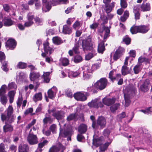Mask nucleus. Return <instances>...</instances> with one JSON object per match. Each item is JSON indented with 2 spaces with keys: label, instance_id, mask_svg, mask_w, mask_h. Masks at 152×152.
Segmentation results:
<instances>
[{
  "label": "nucleus",
  "instance_id": "62",
  "mask_svg": "<svg viewBox=\"0 0 152 152\" xmlns=\"http://www.w3.org/2000/svg\"><path fill=\"white\" fill-rule=\"evenodd\" d=\"M100 63H98L92 65V68L94 70L96 69L99 68L100 66Z\"/></svg>",
  "mask_w": 152,
  "mask_h": 152
},
{
  "label": "nucleus",
  "instance_id": "53",
  "mask_svg": "<svg viewBox=\"0 0 152 152\" xmlns=\"http://www.w3.org/2000/svg\"><path fill=\"white\" fill-rule=\"evenodd\" d=\"M17 66L20 69H24L26 67V64L25 63L20 62L18 63Z\"/></svg>",
  "mask_w": 152,
  "mask_h": 152
},
{
  "label": "nucleus",
  "instance_id": "48",
  "mask_svg": "<svg viewBox=\"0 0 152 152\" xmlns=\"http://www.w3.org/2000/svg\"><path fill=\"white\" fill-rule=\"evenodd\" d=\"M69 132L66 131L63 132V130H60L59 133V136L62 137H66L69 134Z\"/></svg>",
  "mask_w": 152,
  "mask_h": 152
},
{
  "label": "nucleus",
  "instance_id": "28",
  "mask_svg": "<svg viewBox=\"0 0 152 152\" xmlns=\"http://www.w3.org/2000/svg\"><path fill=\"white\" fill-rule=\"evenodd\" d=\"M36 122V120L35 119H33L31 123H29L26 126V130H28L30 129L32 126V128L31 129L34 131H35L37 129V128L35 126H33L35 124Z\"/></svg>",
  "mask_w": 152,
  "mask_h": 152
},
{
  "label": "nucleus",
  "instance_id": "61",
  "mask_svg": "<svg viewBox=\"0 0 152 152\" xmlns=\"http://www.w3.org/2000/svg\"><path fill=\"white\" fill-rule=\"evenodd\" d=\"M3 7L4 11L6 12H8L10 10V7L7 4H4L3 5Z\"/></svg>",
  "mask_w": 152,
  "mask_h": 152
},
{
  "label": "nucleus",
  "instance_id": "9",
  "mask_svg": "<svg viewBox=\"0 0 152 152\" xmlns=\"http://www.w3.org/2000/svg\"><path fill=\"white\" fill-rule=\"evenodd\" d=\"M44 47V53L42 54V56L43 57H45L47 55H50L51 54L53 51V49L50 47L49 45L48 42H46L43 44Z\"/></svg>",
  "mask_w": 152,
  "mask_h": 152
},
{
  "label": "nucleus",
  "instance_id": "49",
  "mask_svg": "<svg viewBox=\"0 0 152 152\" xmlns=\"http://www.w3.org/2000/svg\"><path fill=\"white\" fill-rule=\"evenodd\" d=\"M1 103L4 104H5L7 103V99L5 95L1 96Z\"/></svg>",
  "mask_w": 152,
  "mask_h": 152
},
{
  "label": "nucleus",
  "instance_id": "47",
  "mask_svg": "<svg viewBox=\"0 0 152 152\" xmlns=\"http://www.w3.org/2000/svg\"><path fill=\"white\" fill-rule=\"evenodd\" d=\"M120 5L122 8H126L127 6L126 0H120Z\"/></svg>",
  "mask_w": 152,
  "mask_h": 152
},
{
  "label": "nucleus",
  "instance_id": "4",
  "mask_svg": "<svg viewBox=\"0 0 152 152\" xmlns=\"http://www.w3.org/2000/svg\"><path fill=\"white\" fill-rule=\"evenodd\" d=\"M129 91L127 93L124 92V99L125 100V106L128 107L130 104V93H133L135 90V88L133 86H131L129 87L127 89V91Z\"/></svg>",
  "mask_w": 152,
  "mask_h": 152
},
{
  "label": "nucleus",
  "instance_id": "26",
  "mask_svg": "<svg viewBox=\"0 0 152 152\" xmlns=\"http://www.w3.org/2000/svg\"><path fill=\"white\" fill-rule=\"evenodd\" d=\"M140 8L141 10L143 12L149 11L151 8L150 4L149 3L142 4L141 5Z\"/></svg>",
  "mask_w": 152,
  "mask_h": 152
},
{
  "label": "nucleus",
  "instance_id": "18",
  "mask_svg": "<svg viewBox=\"0 0 152 152\" xmlns=\"http://www.w3.org/2000/svg\"><path fill=\"white\" fill-rule=\"evenodd\" d=\"M115 72L114 70H113L110 71L109 74V77L112 81L115 80H118L121 77V75L119 74H117L115 77H113V75Z\"/></svg>",
  "mask_w": 152,
  "mask_h": 152
},
{
  "label": "nucleus",
  "instance_id": "22",
  "mask_svg": "<svg viewBox=\"0 0 152 152\" xmlns=\"http://www.w3.org/2000/svg\"><path fill=\"white\" fill-rule=\"evenodd\" d=\"M115 6V2H112L110 4H105L104 10L108 14L112 10Z\"/></svg>",
  "mask_w": 152,
  "mask_h": 152
},
{
  "label": "nucleus",
  "instance_id": "6",
  "mask_svg": "<svg viewBox=\"0 0 152 152\" xmlns=\"http://www.w3.org/2000/svg\"><path fill=\"white\" fill-rule=\"evenodd\" d=\"M32 131V129H31L27 137V140L30 145H33L37 143L38 140L37 135L34 134Z\"/></svg>",
  "mask_w": 152,
  "mask_h": 152
},
{
  "label": "nucleus",
  "instance_id": "45",
  "mask_svg": "<svg viewBox=\"0 0 152 152\" xmlns=\"http://www.w3.org/2000/svg\"><path fill=\"white\" fill-rule=\"evenodd\" d=\"M140 66L138 64H137L134 67L133 70L135 74H138L140 71L141 69L140 67Z\"/></svg>",
  "mask_w": 152,
  "mask_h": 152
},
{
  "label": "nucleus",
  "instance_id": "24",
  "mask_svg": "<svg viewBox=\"0 0 152 152\" xmlns=\"http://www.w3.org/2000/svg\"><path fill=\"white\" fill-rule=\"evenodd\" d=\"M91 52L89 53L85 56V59L86 60H90L96 55V52L94 49L91 50Z\"/></svg>",
  "mask_w": 152,
  "mask_h": 152
},
{
  "label": "nucleus",
  "instance_id": "44",
  "mask_svg": "<svg viewBox=\"0 0 152 152\" xmlns=\"http://www.w3.org/2000/svg\"><path fill=\"white\" fill-rule=\"evenodd\" d=\"M83 60L82 57L79 55L75 56L74 58V62L76 63L81 62Z\"/></svg>",
  "mask_w": 152,
  "mask_h": 152
},
{
  "label": "nucleus",
  "instance_id": "16",
  "mask_svg": "<svg viewBox=\"0 0 152 152\" xmlns=\"http://www.w3.org/2000/svg\"><path fill=\"white\" fill-rule=\"evenodd\" d=\"M124 49L119 47L115 51L113 56V59L116 60L122 55V53L124 52Z\"/></svg>",
  "mask_w": 152,
  "mask_h": 152
},
{
  "label": "nucleus",
  "instance_id": "43",
  "mask_svg": "<svg viewBox=\"0 0 152 152\" xmlns=\"http://www.w3.org/2000/svg\"><path fill=\"white\" fill-rule=\"evenodd\" d=\"M17 88V85L14 82L10 83L8 86V88L9 89H16Z\"/></svg>",
  "mask_w": 152,
  "mask_h": 152
},
{
  "label": "nucleus",
  "instance_id": "25",
  "mask_svg": "<svg viewBox=\"0 0 152 152\" xmlns=\"http://www.w3.org/2000/svg\"><path fill=\"white\" fill-rule=\"evenodd\" d=\"M131 68L129 69L127 66L124 65L122 66L121 69V73L123 75H125L126 74L130 73L131 72Z\"/></svg>",
  "mask_w": 152,
  "mask_h": 152
},
{
  "label": "nucleus",
  "instance_id": "20",
  "mask_svg": "<svg viewBox=\"0 0 152 152\" xmlns=\"http://www.w3.org/2000/svg\"><path fill=\"white\" fill-rule=\"evenodd\" d=\"M139 33L144 34L147 33L149 30V26H148L140 25L138 26Z\"/></svg>",
  "mask_w": 152,
  "mask_h": 152
},
{
  "label": "nucleus",
  "instance_id": "38",
  "mask_svg": "<svg viewBox=\"0 0 152 152\" xmlns=\"http://www.w3.org/2000/svg\"><path fill=\"white\" fill-rule=\"evenodd\" d=\"M134 14L135 19L136 20L139 19L140 17V13L139 9H137L136 7L134 8Z\"/></svg>",
  "mask_w": 152,
  "mask_h": 152
},
{
  "label": "nucleus",
  "instance_id": "17",
  "mask_svg": "<svg viewBox=\"0 0 152 152\" xmlns=\"http://www.w3.org/2000/svg\"><path fill=\"white\" fill-rule=\"evenodd\" d=\"M40 76L39 73L32 72L30 73L29 78L31 81H36L39 80Z\"/></svg>",
  "mask_w": 152,
  "mask_h": 152
},
{
  "label": "nucleus",
  "instance_id": "3",
  "mask_svg": "<svg viewBox=\"0 0 152 152\" xmlns=\"http://www.w3.org/2000/svg\"><path fill=\"white\" fill-rule=\"evenodd\" d=\"M82 47L84 51L91 50L94 49L93 43L90 36L82 41Z\"/></svg>",
  "mask_w": 152,
  "mask_h": 152
},
{
  "label": "nucleus",
  "instance_id": "37",
  "mask_svg": "<svg viewBox=\"0 0 152 152\" xmlns=\"http://www.w3.org/2000/svg\"><path fill=\"white\" fill-rule=\"evenodd\" d=\"M53 43L56 45H59L62 42V41L61 38L57 37H53Z\"/></svg>",
  "mask_w": 152,
  "mask_h": 152
},
{
  "label": "nucleus",
  "instance_id": "60",
  "mask_svg": "<svg viewBox=\"0 0 152 152\" xmlns=\"http://www.w3.org/2000/svg\"><path fill=\"white\" fill-rule=\"evenodd\" d=\"M5 58V56L4 53L2 52H0V61L2 62L4 61Z\"/></svg>",
  "mask_w": 152,
  "mask_h": 152
},
{
  "label": "nucleus",
  "instance_id": "34",
  "mask_svg": "<svg viewBox=\"0 0 152 152\" xmlns=\"http://www.w3.org/2000/svg\"><path fill=\"white\" fill-rule=\"evenodd\" d=\"M72 32L71 28L67 26L64 25L63 28V32L64 34H70Z\"/></svg>",
  "mask_w": 152,
  "mask_h": 152
},
{
  "label": "nucleus",
  "instance_id": "29",
  "mask_svg": "<svg viewBox=\"0 0 152 152\" xmlns=\"http://www.w3.org/2000/svg\"><path fill=\"white\" fill-rule=\"evenodd\" d=\"M54 89H56V88L55 87L49 89L48 92V97L52 99H53L56 93V92L53 91V90Z\"/></svg>",
  "mask_w": 152,
  "mask_h": 152
},
{
  "label": "nucleus",
  "instance_id": "12",
  "mask_svg": "<svg viewBox=\"0 0 152 152\" xmlns=\"http://www.w3.org/2000/svg\"><path fill=\"white\" fill-rule=\"evenodd\" d=\"M75 98L77 101H83L86 100L87 98L84 94L82 92H78L74 95Z\"/></svg>",
  "mask_w": 152,
  "mask_h": 152
},
{
  "label": "nucleus",
  "instance_id": "42",
  "mask_svg": "<svg viewBox=\"0 0 152 152\" xmlns=\"http://www.w3.org/2000/svg\"><path fill=\"white\" fill-rule=\"evenodd\" d=\"M7 87V86L5 85L2 86L0 89V96L5 95L4 94L6 93V89Z\"/></svg>",
  "mask_w": 152,
  "mask_h": 152
},
{
  "label": "nucleus",
  "instance_id": "41",
  "mask_svg": "<svg viewBox=\"0 0 152 152\" xmlns=\"http://www.w3.org/2000/svg\"><path fill=\"white\" fill-rule=\"evenodd\" d=\"M120 104L118 103H116L110 107L111 111L112 112H115L119 107Z\"/></svg>",
  "mask_w": 152,
  "mask_h": 152
},
{
  "label": "nucleus",
  "instance_id": "14",
  "mask_svg": "<svg viewBox=\"0 0 152 152\" xmlns=\"http://www.w3.org/2000/svg\"><path fill=\"white\" fill-rule=\"evenodd\" d=\"M42 4L43 5L42 8L43 11L46 12L50 10L51 8L50 4L47 0H42Z\"/></svg>",
  "mask_w": 152,
  "mask_h": 152
},
{
  "label": "nucleus",
  "instance_id": "52",
  "mask_svg": "<svg viewBox=\"0 0 152 152\" xmlns=\"http://www.w3.org/2000/svg\"><path fill=\"white\" fill-rule=\"evenodd\" d=\"M65 93L67 97L70 98H72V97L73 94L72 92L69 89H67L66 90Z\"/></svg>",
  "mask_w": 152,
  "mask_h": 152
},
{
  "label": "nucleus",
  "instance_id": "23",
  "mask_svg": "<svg viewBox=\"0 0 152 152\" xmlns=\"http://www.w3.org/2000/svg\"><path fill=\"white\" fill-rule=\"evenodd\" d=\"M79 46L77 45H75L73 48L72 50H69L68 53L70 56H72L73 55V52L75 54H78L79 52Z\"/></svg>",
  "mask_w": 152,
  "mask_h": 152
},
{
  "label": "nucleus",
  "instance_id": "50",
  "mask_svg": "<svg viewBox=\"0 0 152 152\" xmlns=\"http://www.w3.org/2000/svg\"><path fill=\"white\" fill-rule=\"evenodd\" d=\"M76 114H72L67 117V119L68 121H70L75 119Z\"/></svg>",
  "mask_w": 152,
  "mask_h": 152
},
{
  "label": "nucleus",
  "instance_id": "31",
  "mask_svg": "<svg viewBox=\"0 0 152 152\" xmlns=\"http://www.w3.org/2000/svg\"><path fill=\"white\" fill-rule=\"evenodd\" d=\"M87 128L86 125L81 124L78 127V131L81 133H84L87 131Z\"/></svg>",
  "mask_w": 152,
  "mask_h": 152
},
{
  "label": "nucleus",
  "instance_id": "57",
  "mask_svg": "<svg viewBox=\"0 0 152 152\" xmlns=\"http://www.w3.org/2000/svg\"><path fill=\"white\" fill-rule=\"evenodd\" d=\"M86 71L88 73H92L94 70L92 68V65L91 66H86Z\"/></svg>",
  "mask_w": 152,
  "mask_h": 152
},
{
  "label": "nucleus",
  "instance_id": "59",
  "mask_svg": "<svg viewBox=\"0 0 152 152\" xmlns=\"http://www.w3.org/2000/svg\"><path fill=\"white\" fill-rule=\"evenodd\" d=\"M80 74V73L79 71H77L75 72H71L70 73V75H72V77H76L78 76Z\"/></svg>",
  "mask_w": 152,
  "mask_h": 152
},
{
  "label": "nucleus",
  "instance_id": "51",
  "mask_svg": "<svg viewBox=\"0 0 152 152\" xmlns=\"http://www.w3.org/2000/svg\"><path fill=\"white\" fill-rule=\"evenodd\" d=\"M48 142V140H44L38 144V146L39 148H42L45 145H47Z\"/></svg>",
  "mask_w": 152,
  "mask_h": 152
},
{
  "label": "nucleus",
  "instance_id": "27",
  "mask_svg": "<svg viewBox=\"0 0 152 152\" xmlns=\"http://www.w3.org/2000/svg\"><path fill=\"white\" fill-rule=\"evenodd\" d=\"M53 121V119L51 118L50 116L46 114L45 117L43 119V122L44 124H46L48 123L51 124L52 123Z\"/></svg>",
  "mask_w": 152,
  "mask_h": 152
},
{
  "label": "nucleus",
  "instance_id": "55",
  "mask_svg": "<svg viewBox=\"0 0 152 152\" xmlns=\"http://www.w3.org/2000/svg\"><path fill=\"white\" fill-rule=\"evenodd\" d=\"M50 129L53 133H55L57 130V127L56 125L54 124H52L50 126Z\"/></svg>",
  "mask_w": 152,
  "mask_h": 152
},
{
  "label": "nucleus",
  "instance_id": "15",
  "mask_svg": "<svg viewBox=\"0 0 152 152\" xmlns=\"http://www.w3.org/2000/svg\"><path fill=\"white\" fill-rule=\"evenodd\" d=\"M115 100L116 99L114 98H104L103 99L102 102L105 105L110 106L114 104Z\"/></svg>",
  "mask_w": 152,
  "mask_h": 152
},
{
  "label": "nucleus",
  "instance_id": "21",
  "mask_svg": "<svg viewBox=\"0 0 152 152\" xmlns=\"http://www.w3.org/2000/svg\"><path fill=\"white\" fill-rule=\"evenodd\" d=\"M29 148L27 145L21 144L19 146L18 151L19 152H28Z\"/></svg>",
  "mask_w": 152,
  "mask_h": 152
},
{
  "label": "nucleus",
  "instance_id": "40",
  "mask_svg": "<svg viewBox=\"0 0 152 152\" xmlns=\"http://www.w3.org/2000/svg\"><path fill=\"white\" fill-rule=\"evenodd\" d=\"M61 63L63 66H66L69 64V61L66 58H62L60 60Z\"/></svg>",
  "mask_w": 152,
  "mask_h": 152
},
{
  "label": "nucleus",
  "instance_id": "39",
  "mask_svg": "<svg viewBox=\"0 0 152 152\" xmlns=\"http://www.w3.org/2000/svg\"><path fill=\"white\" fill-rule=\"evenodd\" d=\"M13 22L11 20L6 19L4 20V25L5 26H10L13 24Z\"/></svg>",
  "mask_w": 152,
  "mask_h": 152
},
{
  "label": "nucleus",
  "instance_id": "64",
  "mask_svg": "<svg viewBox=\"0 0 152 152\" xmlns=\"http://www.w3.org/2000/svg\"><path fill=\"white\" fill-rule=\"evenodd\" d=\"M101 20L103 21V24H105L107 22L108 19L106 16H104L101 17Z\"/></svg>",
  "mask_w": 152,
  "mask_h": 152
},
{
  "label": "nucleus",
  "instance_id": "58",
  "mask_svg": "<svg viewBox=\"0 0 152 152\" xmlns=\"http://www.w3.org/2000/svg\"><path fill=\"white\" fill-rule=\"evenodd\" d=\"M0 152H7L5 149V145L3 143L0 144Z\"/></svg>",
  "mask_w": 152,
  "mask_h": 152
},
{
  "label": "nucleus",
  "instance_id": "5",
  "mask_svg": "<svg viewBox=\"0 0 152 152\" xmlns=\"http://www.w3.org/2000/svg\"><path fill=\"white\" fill-rule=\"evenodd\" d=\"M106 120L102 116L99 117L97 120V124L94 122H93L92 127L94 129L98 128V125L100 126V128L103 129L105 126L106 124Z\"/></svg>",
  "mask_w": 152,
  "mask_h": 152
},
{
  "label": "nucleus",
  "instance_id": "46",
  "mask_svg": "<svg viewBox=\"0 0 152 152\" xmlns=\"http://www.w3.org/2000/svg\"><path fill=\"white\" fill-rule=\"evenodd\" d=\"M60 148L56 146H53L51 148L49 152H59Z\"/></svg>",
  "mask_w": 152,
  "mask_h": 152
},
{
  "label": "nucleus",
  "instance_id": "54",
  "mask_svg": "<svg viewBox=\"0 0 152 152\" xmlns=\"http://www.w3.org/2000/svg\"><path fill=\"white\" fill-rule=\"evenodd\" d=\"M91 76V75L87 73V71L83 72V77L84 80H87L89 79Z\"/></svg>",
  "mask_w": 152,
  "mask_h": 152
},
{
  "label": "nucleus",
  "instance_id": "19",
  "mask_svg": "<svg viewBox=\"0 0 152 152\" xmlns=\"http://www.w3.org/2000/svg\"><path fill=\"white\" fill-rule=\"evenodd\" d=\"M7 45L11 50L15 48L16 45L15 40L12 39H10L8 40L6 43Z\"/></svg>",
  "mask_w": 152,
  "mask_h": 152
},
{
  "label": "nucleus",
  "instance_id": "8",
  "mask_svg": "<svg viewBox=\"0 0 152 152\" xmlns=\"http://www.w3.org/2000/svg\"><path fill=\"white\" fill-rule=\"evenodd\" d=\"M55 108L52 109L51 110H48L49 114L53 113L52 115L56 119L59 120L62 119L64 117V113L62 111H55Z\"/></svg>",
  "mask_w": 152,
  "mask_h": 152
},
{
  "label": "nucleus",
  "instance_id": "7",
  "mask_svg": "<svg viewBox=\"0 0 152 152\" xmlns=\"http://www.w3.org/2000/svg\"><path fill=\"white\" fill-rule=\"evenodd\" d=\"M107 80L106 78H101L94 83V86L97 88L102 90L105 88L107 85Z\"/></svg>",
  "mask_w": 152,
  "mask_h": 152
},
{
  "label": "nucleus",
  "instance_id": "35",
  "mask_svg": "<svg viewBox=\"0 0 152 152\" xmlns=\"http://www.w3.org/2000/svg\"><path fill=\"white\" fill-rule=\"evenodd\" d=\"M110 144V143L107 142L102 145L100 146L99 147V152H104L107 149L108 146Z\"/></svg>",
  "mask_w": 152,
  "mask_h": 152
},
{
  "label": "nucleus",
  "instance_id": "1",
  "mask_svg": "<svg viewBox=\"0 0 152 152\" xmlns=\"http://www.w3.org/2000/svg\"><path fill=\"white\" fill-rule=\"evenodd\" d=\"M13 109L12 107L9 106L7 110V115L4 113L1 114V119L3 121H5V125L3 127V131L4 132H11L13 130L12 126L8 124L14 122L15 117L13 114Z\"/></svg>",
  "mask_w": 152,
  "mask_h": 152
},
{
  "label": "nucleus",
  "instance_id": "36",
  "mask_svg": "<svg viewBox=\"0 0 152 152\" xmlns=\"http://www.w3.org/2000/svg\"><path fill=\"white\" fill-rule=\"evenodd\" d=\"M138 26H132L130 29V31L131 33L133 34H134L139 33Z\"/></svg>",
  "mask_w": 152,
  "mask_h": 152
},
{
  "label": "nucleus",
  "instance_id": "11",
  "mask_svg": "<svg viewBox=\"0 0 152 152\" xmlns=\"http://www.w3.org/2000/svg\"><path fill=\"white\" fill-rule=\"evenodd\" d=\"M150 82L149 80L146 79L143 81L141 84L140 89L142 92H147L149 89Z\"/></svg>",
  "mask_w": 152,
  "mask_h": 152
},
{
  "label": "nucleus",
  "instance_id": "32",
  "mask_svg": "<svg viewBox=\"0 0 152 152\" xmlns=\"http://www.w3.org/2000/svg\"><path fill=\"white\" fill-rule=\"evenodd\" d=\"M50 73L49 72H46L44 73L42 77L44 79V81L46 83H48L50 81Z\"/></svg>",
  "mask_w": 152,
  "mask_h": 152
},
{
  "label": "nucleus",
  "instance_id": "30",
  "mask_svg": "<svg viewBox=\"0 0 152 152\" xmlns=\"http://www.w3.org/2000/svg\"><path fill=\"white\" fill-rule=\"evenodd\" d=\"M42 98V95L41 93H36L33 96V99L35 102L41 100Z\"/></svg>",
  "mask_w": 152,
  "mask_h": 152
},
{
  "label": "nucleus",
  "instance_id": "2",
  "mask_svg": "<svg viewBox=\"0 0 152 152\" xmlns=\"http://www.w3.org/2000/svg\"><path fill=\"white\" fill-rule=\"evenodd\" d=\"M103 32L104 34V40L99 43L97 48L98 53L101 54H102L105 50L104 42L106 41L105 39L109 36L110 30L108 27H105L104 28Z\"/></svg>",
  "mask_w": 152,
  "mask_h": 152
},
{
  "label": "nucleus",
  "instance_id": "56",
  "mask_svg": "<svg viewBox=\"0 0 152 152\" xmlns=\"http://www.w3.org/2000/svg\"><path fill=\"white\" fill-rule=\"evenodd\" d=\"M82 25V23H80L78 21H76L73 25L74 28L76 29L77 28L79 27Z\"/></svg>",
  "mask_w": 152,
  "mask_h": 152
},
{
  "label": "nucleus",
  "instance_id": "33",
  "mask_svg": "<svg viewBox=\"0 0 152 152\" xmlns=\"http://www.w3.org/2000/svg\"><path fill=\"white\" fill-rule=\"evenodd\" d=\"M15 92L13 91H9L8 94V96L10 98L9 102L10 103L13 102L14 100V97L15 95Z\"/></svg>",
  "mask_w": 152,
  "mask_h": 152
},
{
  "label": "nucleus",
  "instance_id": "10",
  "mask_svg": "<svg viewBox=\"0 0 152 152\" xmlns=\"http://www.w3.org/2000/svg\"><path fill=\"white\" fill-rule=\"evenodd\" d=\"M88 105L90 107L97 108H98L99 107H102L103 106L102 103L98 99L92 100L91 102L88 103Z\"/></svg>",
  "mask_w": 152,
  "mask_h": 152
},
{
  "label": "nucleus",
  "instance_id": "13",
  "mask_svg": "<svg viewBox=\"0 0 152 152\" xmlns=\"http://www.w3.org/2000/svg\"><path fill=\"white\" fill-rule=\"evenodd\" d=\"M34 15H32L31 13H28L27 15L28 21L25 23L24 24V26L28 27L32 25L34 23L32 20L34 19Z\"/></svg>",
  "mask_w": 152,
  "mask_h": 152
},
{
  "label": "nucleus",
  "instance_id": "63",
  "mask_svg": "<svg viewBox=\"0 0 152 152\" xmlns=\"http://www.w3.org/2000/svg\"><path fill=\"white\" fill-rule=\"evenodd\" d=\"M34 19L35 23H37V24H39L42 22V20L38 17L35 18Z\"/></svg>",
  "mask_w": 152,
  "mask_h": 152
}]
</instances>
